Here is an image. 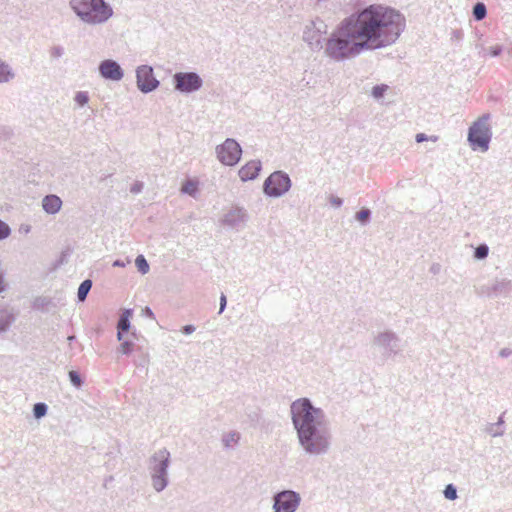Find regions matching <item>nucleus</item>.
Returning <instances> with one entry per match:
<instances>
[{"label": "nucleus", "instance_id": "f257e3e1", "mask_svg": "<svg viewBox=\"0 0 512 512\" xmlns=\"http://www.w3.org/2000/svg\"><path fill=\"white\" fill-rule=\"evenodd\" d=\"M405 28L406 19L400 11L371 4L344 18L324 45L321 35L327 33V25L319 18L305 26L303 40L312 50L324 49L327 57L342 62L395 44Z\"/></svg>", "mask_w": 512, "mask_h": 512}, {"label": "nucleus", "instance_id": "f03ea898", "mask_svg": "<svg viewBox=\"0 0 512 512\" xmlns=\"http://www.w3.org/2000/svg\"><path fill=\"white\" fill-rule=\"evenodd\" d=\"M292 425L303 451L311 456L326 455L332 445L330 422L323 409L313 405L307 397L290 405Z\"/></svg>", "mask_w": 512, "mask_h": 512}, {"label": "nucleus", "instance_id": "7ed1b4c3", "mask_svg": "<svg viewBox=\"0 0 512 512\" xmlns=\"http://www.w3.org/2000/svg\"><path fill=\"white\" fill-rule=\"evenodd\" d=\"M70 9L85 24H105L114 14L112 6L105 0H70Z\"/></svg>", "mask_w": 512, "mask_h": 512}, {"label": "nucleus", "instance_id": "20e7f679", "mask_svg": "<svg viewBox=\"0 0 512 512\" xmlns=\"http://www.w3.org/2000/svg\"><path fill=\"white\" fill-rule=\"evenodd\" d=\"M170 452L166 448L155 451L148 459L147 467L153 489L160 493L169 485Z\"/></svg>", "mask_w": 512, "mask_h": 512}, {"label": "nucleus", "instance_id": "39448f33", "mask_svg": "<svg viewBox=\"0 0 512 512\" xmlns=\"http://www.w3.org/2000/svg\"><path fill=\"white\" fill-rule=\"evenodd\" d=\"M490 114L485 113L474 121L468 129L467 140L472 150L486 152L492 138V130L489 124Z\"/></svg>", "mask_w": 512, "mask_h": 512}, {"label": "nucleus", "instance_id": "423d86ee", "mask_svg": "<svg viewBox=\"0 0 512 512\" xmlns=\"http://www.w3.org/2000/svg\"><path fill=\"white\" fill-rule=\"evenodd\" d=\"M372 346L381 353L383 360H388L402 351L400 337L391 330L377 333L373 337Z\"/></svg>", "mask_w": 512, "mask_h": 512}, {"label": "nucleus", "instance_id": "0eeeda50", "mask_svg": "<svg viewBox=\"0 0 512 512\" xmlns=\"http://www.w3.org/2000/svg\"><path fill=\"white\" fill-rule=\"evenodd\" d=\"M292 186L289 175L277 170L271 173L263 183V193L268 197L279 198L286 194Z\"/></svg>", "mask_w": 512, "mask_h": 512}, {"label": "nucleus", "instance_id": "6e6552de", "mask_svg": "<svg viewBox=\"0 0 512 512\" xmlns=\"http://www.w3.org/2000/svg\"><path fill=\"white\" fill-rule=\"evenodd\" d=\"M217 159L226 166H235L241 159L242 148L233 138H227L216 147Z\"/></svg>", "mask_w": 512, "mask_h": 512}, {"label": "nucleus", "instance_id": "1a4fd4ad", "mask_svg": "<svg viewBox=\"0 0 512 512\" xmlns=\"http://www.w3.org/2000/svg\"><path fill=\"white\" fill-rule=\"evenodd\" d=\"M174 89L189 94L198 91L203 80L196 72H177L173 75Z\"/></svg>", "mask_w": 512, "mask_h": 512}, {"label": "nucleus", "instance_id": "9d476101", "mask_svg": "<svg viewBox=\"0 0 512 512\" xmlns=\"http://www.w3.org/2000/svg\"><path fill=\"white\" fill-rule=\"evenodd\" d=\"M511 289L512 283L509 279L496 278L490 284L475 286V293L479 296H484L488 298L508 297L511 292Z\"/></svg>", "mask_w": 512, "mask_h": 512}, {"label": "nucleus", "instance_id": "9b49d317", "mask_svg": "<svg viewBox=\"0 0 512 512\" xmlns=\"http://www.w3.org/2000/svg\"><path fill=\"white\" fill-rule=\"evenodd\" d=\"M137 88L144 94L156 90L160 81L154 76V70L149 65H140L136 69Z\"/></svg>", "mask_w": 512, "mask_h": 512}, {"label": "nucleus", "instance_id": "f8f14e48", "mask_svg": "<svg viewBox=\"0 0 512 512\" xmlns=\"http://www.w3.org/2000/svg\"><path fill=\"white\" fill-rule=\"evenodd\" d=\"M98 71L100 76L105 80L118 82L124 77L122 67L113 59L102 60L98 65Z\"/></svg>", "mask_w": 512, "mask_h": 512}, {"label": "nucleus", "instance_id": "ddd939ff", "mask_svg": "<svg viewBox=\"0 0 512 512\" xmlns=\"http://www.w3.org/2000/svg\"><path fill=\"white\" fill-rule=\"evenodd\" d=\"M248 220V213L242 207H233L224 214L221 223L231 229L239 230Z\"/></svg>", "mask_w": 512, "mask_h": 512}, {"label": "nucleus", "instance_id": "4468645a", "mask_svg": "<svg viewBox=\"0 0 512 512\" xmlns=\"http://www.w3.org/2000/svg\"><path fill=\"white\" fill-rule=\"evenodd\" d=\"M262 164L259 160H252L240 168L238 175L243 182L254 180L259 175Z\"/></svg>", "mask_w": 512, "mask_h": 512}, {"label": "nucleus", "instance_id": "2eb2a0df", "mask_svg": "<svg viewBox=\"0 0 512 512\" xmlns=\"http://www.w3.org/2000/svg\"><path fill=\"white\" fill-rule=\"evenodd\" d=\"M133 315V310L130 308H125L120 315L117 322V340L122 341L124 338V334H126L131 327L130 318Z\"/></svg>", "mask_w": 512, "mask_h": 512}, {"label": "nucleus", "instance_id": "dca6fc26", "mask_svg": "<svg viewBox=\"0 0 512 512\" xmlns=\"http://www.w3.org/2000/svg\"><path fill=\"white\" fill-rule=\"evenodd\" d=\"M62 207V200L55 194L46 195L42 199V208L48 214H56Z\"/></svg>", "mask_w": 512, "mask_h": 512}, {"label": "nucleus", "instance_id": "f3484780", "mask_svg": "<svg viewBox=\"0 0 512 512\" xmlns=\"http://www.w3.org/2000/svg\"><path fill=\"white\" fill-rule=\"evenodd\" d=\"M15 73L12 67L5 61L0 59V84L8 83L14 79Z\"/></svg>", "mask_w": 512, "mask_h": 512}, {"label": "nucleus", "instance_id": "a211bd4d", "mask_svg": "<svg viewBox=\"0 0 512 512\" xmlns=\"http://www.w3.org/2000/svg\"><path fill=\"white\" fill-rule=\"evenodd\" d=\"M14 321V316L7 309H0V333L5 332Z\"/></svg>", "mask_w": 512, "mask_h": 512}, {"label": "nucleus", "instance_id": "6ab92c4d", "mask_svg": "<svg viewBox=\"0 0 512 512\" xmlns=\"http://www.w3.org/2000/svg\"><path fill=\"white\" fill-rule=\"evenodd\" d=\"M92 280L90 279H85L84 281L81 282V284L79 285L78 287V291H77V298H78V301L79 302H84L92 288Z\"/></svg>", "mask_w": 512, "mask_h": 512}, {"label": "nucleus", "instance_id": "aec40b11", "mask_svg": "<svg viewBox=\"0 0 512 512\" xmlns=\"http://www.w3.org/2000/svg\"><path fill=\"white\" fill-rule=\"evenodd\" d=\"M472 15L476 21H481L487 16V8L483 2H477L472 8Z\"/></svg>", "mask_w": 512, "mask_h": 512}, {"label": "nucleus", "instance_id": "412c9836", "mask_svg": "<svg viewBox=\"0 0 512 512\" xmlns=\"http://www.w3.org/2000/svg\"><path fill=\"white\" fill-rule=\"evenodd\" d=\"M240 440V433L236 431H231L229 433H226L222 437V443L224 447L230 448L232 445H235Z\"/></svg>", "mask_w": 512, "mask_h": 512}, {"label": "nucleus", "instance_id": "4be33fe9", "mask_svg": "<svg viewBox=\"0 0 512 512\" xmlns=\"http://www.w3.org/2000/svg\"><path fill=\"white\" fill-rule=\"evenodd\" d=\"M371 210L363 207L355 214V219L362 225L366 226L371 220Z\"/></svg>", "mask_w": 512, "mask_h": 512}, {"label": "nucleus", "instance_id": "5701e85b", "mask_svg": "<svg viewBox=\"0 0 512 512\" xmlns=\"http://www.w3.org/2000/svg\"><path fill=\"white\" fill-rule=\"evenodd\" d=\"M48 412V406L44 402H38L33 406V416L35 419H41Z\"/></svg>", "mask_w": 512, "mask_h": 512}, {"label": "nucleus", "instance_id": "b1692460", "mask_svg": "<svg viewBox=\"0 0 512 512\" xmlns=\"http://www.w3.org/2000/svg\"><path fill=\"white\" fill-rule=\"evenodd\" d=\"M135 265L141 274L145 275L149 272V269H150L149 264H148L146 258L142 254H140L136 257Z\"/></svg>", "mask_w": 512, "mask_h": 512}, {"label": "nucleus", "instance_id": "393cba45", "mask_svg": "<svg viewBox=\"0 0 512 512\" xmlns=\"http://www.w3.org/2000/svg\"><path fill=\"white\" fill-rule=\"evenodd\" d=\"M197 190V183L192 180L185 181L181 187V192L190 196H195Z\"/></svg>", "mask_w": 512, "mask_h": 512}, {"label": "nucleus", "instance_id": "a878e982", "mask_svg": "<svg viewBox=\"0 0 512 512\" xmlns=\"http://www.w3.org/2000/svg\"><path fill=\"white\" fill-rule=\"evenodd\" d=\"M52 303L51 299L45 296L37 297L33 302V308L37 310H46L47 307Z\"/></svg>", "mask_w": 512, "mask_h": 512}, {"label": "nucleus", "instance_id": "bb28decb", "mask_svg": "<svg viewBox=\"0 0 512 512\" xmlns=\"http://www.w3.org/2000/svg\"><path fill=\"white\" fill-rule=\"evenodd\" d=\"M489 254V247L487 244H479L475 249H474V258L477 259V260H483L485 259Z\"/></svg>", "mask_w": 512, "mask_h": 512}, {"label": "nucleus", "instance_id": "cd10ccee", "mask_svg": "<svg viewBox=\"0 0 512 512\" xmlns=\"http://www.w3.org/2000/svg\"><path fill=\"white\" fill-rule=\"evenodd\" d=\"M484 431L492 437H500L504 435V429L501 427L498 428L494 423L487 424Z\"/></svg>", "mask_w": 512, "mask_h": 512}, {"label": "nucleus", "instance_id": "c85d7f7f", "mask_svg": "<svg viewBox=\"0 0 512 512\" xmlns=\"http://www.w3.org/2000/svg\"><path fill=\"white\" fill-rule=\"evenodd\" d=\"M68 376H69V380H70L71 384L73 386H75L76 388H80L83 385L82 377L77 371H75V370L69 371Z\"/></svg>", "mask_w": 512, "mask_h": 512}, {"label": "nucleus", "instance_id": "c756f323", "mask_svg": "<svg viewBox=\"0 0 512 512\" xmlns=\"http://www.w3.org/2000/svg\"><path fill=\"white\" fill-rule=\"evenodd\" d=\"M134 349V343L131 340H122L118 351L124 355H129Z\"/></svg>", "mask_w": 512, "mask_h": 512}, {"label": "nucleus", "instance_id": "7c9ffc66", "mask_svg": "<svg viewBox=\"0 0 512 512\" xmlns=\"http://www.w3.org/2000/svg\"><path fill=\"white\" fill-rule=\"evenodd\" d=\"M388 90V85L386 84H379V85H375L373 88H372V96L375 98V99H380L384 96L385 92Z\"/></svg>", "mask_w": 512, "mask_h": 512}, {"label": "nucleus", "instance_id": "2f4dec72", "mask_svg": "<svg viewBox=\"0 0 512 512\" xmlns=\"http://www.w3.org/2000/svg\"><path fill=\"white\" fill-rule=\"evenodd\" d=\"M443 494L444 497L448 500H455L458 497L457 489L453 484L446 485Z\"/></svg>", "mask_w": 512, "mask_h": 512}, {"label": "nucleus", "instance_id": "473e14b6", "mask_svg": "<svg viewBox=\"0 0 512 512\" xmlns=\"http://www.w3.org/2000/svg\"><path fill=\"white\" fill-rule=\"evenodd\" d=\"M74 100L75 102L79 105V106H84L88 103L89 101V96H88V93L87 92H83V91H79L76 93L75 97H74Z\"/></svg>", "mask_w": 512, "mask_h": 512}, {"label": "nucleus", "instance_id": "72a5a7b5", "mask_svg": "<svg viewBox=\"0 0 512 512\" xmlns=\"http://www.w3.org/2000/svg\"><path fill=\"white\" fill-rule=\"evenodd\" d=\"M11 234V228L7 223L0 220V240L8 238Z\"/></svg>", "mask_w": 512, "mask_h": 512}, {"label": "nucleus", "instance_id": "f704fd0d", "mask_svg": "<svg viewBox=\"0 0 512 512\" xmlns=\"http://www.w3.org/2000/svg\"><path fill=\"white\" fill-rule=\"evenodd\" d=\"M415 140L417 143H422V142L428 141V140H430L432 142H436V141H438V136H436V135L428 136L425 133H418L415 136Z\"/></svg>", "mask_w": 512, "mask_h": 512}, {"label": "nucleus", "instance_id": "c9c22d12", "mask_svg": "<svg viewBox=\"0 0 512 512\" xmlns=\"http://www.w3.org/2000/svg\"><path fill=\"white\" fill-rule=\"evenodd\" d=\"M63 54H64V49L61 46H54L50 50L51 57L56 58V59L62 57Z\"/></svg>", "mask_w": 512, "mask_h": 512}, {"label": "nucleus", "instance_id": "e433bc0d", "mask_svg": "<svg viewBox=\"0 0 512 512\" xmlns=\"http://www.w3.org/2000/svg\"><path fill=\"white\" fill-rule=\"evenodd\" d=\"M144 184L141 181H136L130 187V192L132 194H138L143 190Z\"/></svg>", "mask_w": 512, "mask_h": 512}, {"label": "nucleus", "instance_id": "4c0bfd02", "mask_svg": "<svg viewBox=\"0 0 512 512\" xmlns=\"http://www.w3.org/2000/svg\"><path fill=\"white\" fill-rule=\"evenodd\" d=\"M149 358L147 354H143L139 359L135 360V365L137 367L145 368L148 365Z\"/></svg>", "mask_w": 512, "mask_h": 512}, {"label": "nucleus", "instance_id": "58836bf2", "mask_svg": "<svg viewBox=\"0 0 512 512\" xmlns=\"http://www.w3.org/2000/svg\"><path fill=\"white\" fill-rule=\"evenodd\" d=\"M329 202L335 208H340L343 204L342 198L335 196V195H330Z\"/></svg>", "mask_w": 512, "mask_h": 512}, {"label": "nucleus", "instance_id": "ea45409f", "mask_svg": "<svg viewBox=\"0 0 512 512\" xmlns=\"http://www.w3.org/2000/svg\"><path fill=\"white\" fill-rule=\"evenodd\" d=\"M489 51H490L491 56L497 57L502 53L503 48L501 45H496V46L490 47Z\"/></svg>", "mask_w": 512, "mask_h": 512}, {"label": "nucleus", "instance_id": "a19ab883", "mask_svg": "<svg viewBox=\"0 0 512 512\" xmlns=\"http://www.w3.org/2000/svg\"><path fill=\"white\" fill-rule=\"evenodd\" d=\"M196 330V327L192 324L185 325L181 328V332L185 335H190L194 333Z\"/></svg>", "mask_w": 512, "mask_h": 512}, {"label": "nucleus", "instance_id": "79ce46f5", "mask_svg": "<svg viewBox=\"0 0 512 512\" xmlns=\"http://www.w3.org/2000/svg\"><path fill=\"white\" fill-rule=\"evenodd\" d=\"M226 305H227V298L226 296L222 293L221 296H220V307H219V314H222L223 311L225 310L226 308Z\"/></svg>", "mask_w": 512, "mask_h": 512}, {"label": "nucleus", "instance_id": "37998d69", "mask_svg": "<svg viewBox=\"0 0 512 512\" xmlns=\"http://www.w3.org/2000/svg\"><path fill=\"white\" fill-rule=\"evenodd\" d=\"M142 313L143 315H145L146 317H149L151 319H154V313L153 311L150 309V307L146 306L143 310H142Z\"/></svg>", "mask_w": 512, "mask_h": 512}, {"label": "nucleus", "instance_id": "c03bdc74", "mask_svg": "<svg viewBox=\"0 0 512 512\" xmlns=\"http://www.w3.org/2000/svg\"><path fill=\"white\" fill-rule=\"evenodd\" d=\"M511 354H512V350L509 348H503L499 352V355L503 358L509 357Z\"/></svg>", "mask_w": 512, "mask_h": 512}, {"label": "nucleus", "instance_id": "a18cd8bd", "mask_svg": "<svg viewBox=\"0 0 512 512\" xmlns=\"http://www.w3.org/2000/svg\"><path fill=\"white\" fill-rule=\"evenodd\" d=\"M5 288H6V284H5V280H4V275L2 273V271L0 270V294L5 291Z\"/></svg>", "mask_w": 512, "mask_h": 512}, {"label": "nucleus", "instance_id": "49530a36", "mask_svg": "<svg viewBox=\"0 0 512 512\" xmlns=\"http://www.w3.org/2000/svg\"><path fill=\"white\" fill-rule=\"evenodd\" d=\"M504 414H505V412H504V413H502V414L499 416L498 421H497L496 423H494L495 425H497V426H498V428H500V427L502 428V426H503V425H504V423H505V421H504Z\"/></svg>", "mask_w": 512, "mask_h": 512}, {"label": "nucleus", "instance_id": "de8ad7c7", "mask_svg": "<svg viewBox=\"0 0 512 512\" xmlns=\"http://www.w3.org/2000/svg\"><path fill=\"white\" fill-rule=\"evenodd\" d=\"M452 38L460 40L462 38V32L460 30H454L452 33Z\"/></svg>", "mask_w": 512, "mask_h": 512}, {"label": "nucleus", "instance_id": "09e8293b", "mask_svg": "<svg viewBox=\"0 0 512 512\" xmlns=\"http://www.w3.org/2000/svg\"><path fill=\"white\" fill-rule=\"evenodd\" d=\"M126 263L123 260L117 259L113 262L114 267H125Z\"/></svg>", "mask_w": 512, "mask_h": 512}, {"label": "nucleus", "instance_id": "8fccbe9b", "mask_svg": "<svg viewBox=\"0 0 512 512\" xmlns=\"http://www.w3.org/2000/svg\"><path fill=\"white\" fill-rule=\"evenodd\" d=\"M440 270V265L439 264H433L430 268V271L433 273V274H437Z\"/></svg>", "mask_w": 512, "mask_h": 512}, {"label": "nucleus", "instance_id": "3c124183", "mask_svg": "<svg viewBox=\"0 0 512 512\" xmlns=\"http://www.w3.org/2000/svg\"><path fill=\"white\" fill-rule=\"evenodd\" d=\"M476 47L480 49L479 53H482L486 50L485 47L481 44L476 45Z\"/></svg>", "mask_w": 512, "mask_h": 512}, {"label": "nucleus", "instance_id": "603ef678", "mask_svg": "<svg viewBox=\"0 0 512 512\" xmlns=\"http://www.w3.org/2000/svg\"><path fill=\"white\" fill-rule=\"evenodd\" d=\"M131 336H132L133 338L137 339V335H136V332H135V331H133V332L131 333Z\"/></svg>", "mask_w": 512, "mask_h": 512}, {"label": "nucleus", "instance_id": "864d4df0", "mask_svg": "<svg viewBox=\"0 0 512 512\" xmlns=\"http://www.w3.org/2000/svg\"><path fill=\"white\" fill-rule=\"evenodd\" d=\"M74 339H75V336H69V337H68V340H69L70 342H71V341H73Z\"/></svg>", "mask_w": 512, "mask_h": 512}]
</instances>
